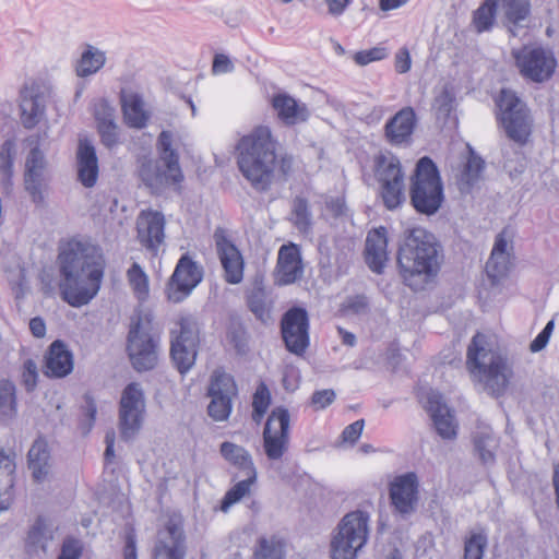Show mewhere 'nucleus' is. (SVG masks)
Instances as JSON below:
<instances>
[{
	"label": "nucleus",
	"instance_id": "obj_1",
	"mask_svg": "<svg viewBox=\"0 0 559 559\" xmlns=\"http://www.w3.org/2000/svg\"><path fill=\"white\" fill-rule=\"evenodd\" d=\"M58 263L63 300L72 307L87 305L97 295L104 276L102 248L88 240L73 238L61 246Z\"/></svg>",
	"mask_w": 559,
	"mask_h": 559
},
{
	"label": "nucleus",
	"instance_id": "obj_2",
	"mask_svg": "<svg viewBox=\"0 0 559 559\" xmlns=\"http://www.w3.org/2000/svg\"><path fill=\"white\" fill-rule=\"evenodd\" d=\"M442 259V247L431 233L420 227L404 233L397 266L403 283L411 289H425L437 277Z\"/></svg>",
	"mask_w": 559,
	"mask_h": 559
},
{
	"label": "nucleus",
	"instance_id": "obj_3",
	"mask_svg": "<svg viewBox=\"0 0 559 559\" xmlns=\"http://www.w3.org/2000/svg\"><path fill=\"white\" fill-rule=\"evenodd\" d=\"M277 146L271 129L265 126L243 135L236 146L239 171L257 192L269 191L275 181Z\"/></svg>",
	"mask_w": 559,
	"mask_h": 559
},
{
	"label": "nucleus",
	"instance_id": "obj_4",
	"mask_svg": "<svg viewBox=\"0 0 559 559\" xmlns=\"http://www.w3.org/2000/svg\"><path fill=\"white\" fill-rule=\"evenodd\" d=\"M466 366L471 374L493 396L502 395L513 377L507 356L487 346L486 336L476 333L466 354Z\"/></svg>",
	"mask_w": 559,
	"mask_h": 559
},
{
	"label": "nucleus",
	"instance_id": "obj_5",
	"mask_svg": "<svg viewBox=\"0 0 559 559\" xmlns=\"http://www.w3.org/2000/svg\"><path fill=\"white\" fill-rule=\"evenodd\" d=\"M173 132L163 130L156 143L158 158H144L141 162L139 177L151 190L159 191L168 186L178 185L183 180L179 154L173 147Z\"/></svg>",
	"mask_w": 559,
	"mask_h": 559
},
{
	"label": "nucleus",
	"instance_id": "obj_6",
	"mask_svg": "<svg viewBox=\"0 0 559 559\" xmlns=\"http://www.w3.org/2000/svg\"><path fill=\"white\" fill-rule=\"evenodd\" d=\"M159 333L150 312L138 311L130 319L127 353L132 367L144 372L158 362Z\"/></svg>",
	"mask_w": 559,
	"mask_h": 559
},
{
	"label": "nucleus",
	"instance_id": "obj_7",
	"mask_svg": "<svg viewBox=\"0 0 559 559\" xmlns=\"http://www.w3.org/2000/svg\"><path fill=\"white\" fill-rule=\"evenodd\" d=\"M409 200L419 214L435 215L444 201L443 182L436 163L428 156L418 159L411 176Z\"/></svg>",
	"mask_w": 559,
	"mask_h": 559
},
{
	"label": "nucleus",
	"instance_id": "obj_8",
	"mask_svg": "<svg viewBox=\"0 0 559 559\" xmlns=\"http://www.w3.org/2000/svg\"><path fill=\"white\" fill-rule=\"evenodd\" d=\"M368 523L369 514L361 510L344 515L331 540V559H356L368 540Z\"/></svg>",
	"mask_w": 559,
	"mask_h": 559
},
{
	"label": "nucleus",
	"instance_id": "obj_9",
	"mask_svg": "<svg viewBox=\"0 0 559 559\" xmlns=\"http://www.w3.org/2000/svg\"><path fill=\"white\" fill-rule=\"evenodd\" d=\"M374 177L384 206L390 211L400 207L405 202V175L399 157L392 153L376 156Z\"/></svg>",
	"mask_w": 559,
	"mask_h": 559
},
{
	"label": "nucleus",
	"instance_id": "obj_10",
	"mask_svg": "<svg viewBox=\"0 0 559 559\" xmlns=\"http://www.w3.org/2000/svg\"><path fill=\"white\" fill-rule=\"evenodd\" d=\"M511 55L519 73L526 80L543 83L555 73L557 60L551 50L538 45H524Z\"/></svg>",
	"mask_w": 559,
	"mask_h": 559
},
{
	"label": "nucleus",
	"instance_id": "obj_11",
	"mask_svg": "<svg viewBox=\"0 0 559 559\" xmlns=\"http://www.w3.org/2000/svg\"><path fill=\"white\" fill-rule=\"evenodd\" d=\"M500 120L507 135L520 144H525L531 134V119L526 105L515 93L502 90L497 103Z\"/></svg>",
	"mask_w": 559,
	"mask_h": 559
},
{
	"label": "nucleus",
	"instance_id": "obj_12",
	"mask_svg": "<svg viewBox=\"0 0 559 559\" xmlns=\"http://www.w3.org/2000/svg\"><path fill=\"white\" fill-rule=\"evenodd\" d=\"M238 389L234 377L222 368L213 371L207 388L211 402L207 406L209 416L212 419H228L233 409V400L237 396Z\"/></svg>",
	"mask_w": 559,
	"mask_h": 559
},
{
	"label": "nucleus",
	"instance_id": "obj_13",
	"mask_svg": "<svg viewBox=\"0 0 559 559\" xmlns=\"http://www.w3.org/2000/svg\"><path fill=\"white\" fill-rule=\"evenodd\" d=\"M203 278V269L192 258L182 254L167 285V297L173 302H181Z\"/></svg>",
	"mask_w": 559,
	"mask_h": 559
},
{
	"label": "nucleus",
	"instance_id": "obj_14",
	"mask_svg": "<svg viewBox=\"0 0 559 559\" xmlns=\"http://www.w3.org/2000/svg\"><path fill=\"white\" fill-rule=\"evenodd\" d=\"M281 333L286 348L295 355H302L309 346L307 310L300 307L287 310L281 321Z\"/></svg>",
	"mask_w": 559,
	"mask_h": 559
},
{
	"label": "nucleus",
	"instance_id": "obj_15",
	"mask_svg": "<svg viewBox=\"0 0 559 559\" xmlns=\"http://www.w3.org/2000/svg\"><path fill=\"white\" fill-rule=\"evenodd\" d=\"M187 537L181 520L168 519L164 530L158 532L154 544L153 559H186Z\"/></svg>",
	"mask_w": 559,
	"mask_h": 559
},
{
	"label": "nucleus",
	"instance_id": "obj_16",
	"mask_svg": "<svg viewBox=\"0 0 559 559\" xmlns=\"http://www.w3.org/2000/svg\"><path fill=\"white\" fill-rule=\"evenodd\" d=\"M418 486V477L414 472H407L394 478L390 484L389 498L396 513L407 516L416 511Z\"/></svg>",
	"mask_w": 559,
	"mask_h": 559
},
{
	"label": "nucleus",
	"instance_id": "obj_17",
	"mask_svg": "<svg viewBox=\"0 0 559 559\" xmlns=\"http://www.w3.org/2000/svg\"><path fill=\"white\" fill-rule=\"evenodd\" d=\"M164 215L157 211H142L136 219L138 240L152 255H157L165 241Z\"/></svg>",
	"mask_w": 559,
	"mask_h": 559
},
{
	"label": "nucleus",
	"instance_id": "obj_18",
	"mask_svg": "<svg viewBox=\"0 0 559 559\" xmlns=\"http://www.w3.org/2000/svg\"><path fill=\"white\" fill-rule=\"evenodd\" d=\"M47 94L37 83L24 85L20 91V118L24 128L33 129L44 118Z\"/></svg>",
	"mask_w": 559,
	"mask_h": 559
},
{
	"label": "nucleus",
	"instance_id": "obj_19",
	"mask_svg": "<svg viewBox=\"0 0 559 559\" xmlns=\"http://www.w3.org/2000/svg\"><path fill=\"white\" fill-rule=\"evenodd\" d=\"M31 144H35L29 151L25 162L24 186L34 202L43 200L41 189L46 180L47 159L38 147V139L29 138Z\"/></svg>",
	"mask_w": 559,
	"mask_h": 559
},
{
	"label": "nucleus",
	"instance_id": "obj_20",
	"mask_svg": "<svg viewBox=\"0 0 559 559\" xmlns=\"http://www.w3.org/2000/svg\"><path fill=\"white\" fill-rule=\"evenodd\" d=\"M304 274L300 250L297 245H283L277 254L273 273L277 286H286L297 282Z\"/></svg>",
	"mask_w": 559,
	"mask_h": 559
},
{
	"label": "nucleus",
	"instance_id": "obj_21",
	"mask_svg": "<svg viewBox=\"0 0 559 559\" xmlns=\"http://www.w3.org/2000/svg\"><path fill=\"white\" fill-rule=\"evenodd\" d=\"M74 368L72 352L61 340L53 341L46 354L43 372L48 378L61 379L69 376Z\"/></svg>",
	"mask_w": 559,
	"mask_h": 559
},
{
	"label": "nucleus",
	"instance_id": "obj_22",
	"mask_svg": "<svg viewBox=\"0 0 559 559\" xmlns=\"http://www.w3.org/2000/svg\"><path fill=\"white\" fill-rule=\"evenodd\" d=\"M27 468L34 483L43 484L52 469L51 451L47 440L38 436L27 452Z\"/></svg>",
	"mask_w": 559,
	"mask_h": 559
},
{
	"label": "nucleus",
	"instance_id": "obj_23",
	"mask_svg": "<svg viewBox=\"0 0 559 559\" xmlns=\"http://www.w3.org/2000/svg\"><path fill=\"white\" fill-rule=\"evenodd\" d=\"M216 249L225 272V281L239 284L243 278V259L240 251L225 237L216 239Z\"/></svg>",
	"mask_w": 559,
	"mask_h": 559
},
{
	"label": "nucleus",
	"instance_id": "obj_24",
	"mask_svg": "<svg viewBox=\"0 0 559 559\" xmlns=\"http://www.w3.org/2000/svg\"><path fill=\"white\" fill-rule=\"evenodd\" d=\"M78 180L85 188H93L98 179L99 167L96 150L88 140H80L76 152Z\"/></svg>",
	"mask_w": 559,
	"mask_h": 559
},
{
	"label": "nucleus",
	"instance_id": "obj_25",
	"mask_svg": "<svg viewBox=\"0 0 559 559\" xmlns=\"http://www.w3.org/2000/svg\"><path fill=\"white\" fill-rule=\"evenodd\" d=\"M263 448L265 455L271 461L280 460L288 444L290 421H264Z\"/></svg>",
	"mask_w": 559,
	"mask_h": 559
},
{
	"label": "nucleus",
	"instance_id": "obj_26",
	"mask_svg": "<svg viewBox=\"0 0 559 559\" xmlns=\"http://www.w3.org/2000/svg\"><path fill=\"white\" fill-rule=\"evenodd\" d=\"M388 239L386 229L380 227L368 233L366 239V262L374 273H382L388 260Z\"/></svg>",
	"mask_w": 559,
	"mask_h": 559
},
{
	"label": "nucleus",
	"instance_id": "obj_27",
	"mask_svg": "<svg viewBox=\"0 0 559 559\" xmlns=\"http://www.w3.org/2000/svg\"><path fill=\"white\" fill-rule=\"evenodd\" d=\"M277 117L287 126L305 122L309 118V110L306 104L297 102L286 94H277L272 100Z\"/></svg>",
	"mask_w": 559,
	"mask_h": 559
},
{
	"label": "nucleus",
	"instance_id": "obj_28",
	"mask_svg": "<svg viewBox=\"0 0 559 559\" xmlns=\"http://www.w3.org/2000/svg\"><path fill=\"white\" fill-rule=\"evenodd\" d=\"M121 109L128 127L143 129L150 120V112L144 109L143 97L133 92H121Z\"/></svg>",
	"mask_w": 559,
	"mask_h": 559
},
{
	"label": "nucleus",
	"instance_id": "obj_29",
	"mask_svg": "<svg viewBox=\"0 0 559 559\" xmlns=\"http://www.w3.org/2000/svg\"><path fill=\"white\" fill-rule=\"evenodd\" d=\"M416 122L415 111L405 107L397 111L385 124V135L390 143L402 144L413 133Z\"/></svg>",
	"mask_w": 559,
	"mask_h": 559
},
{
	"label": "nucleus",
	"instance_id": "obj_30",
	"mask_svg": "<svg viewBox=\"0 0 559 559\" xmlns=\"http://www.w3.org/2000/svg\"><path fill=\"white\" fill-rule=\"evenodd\" d=\"M247 306L255 319L266 323L271 319L272 301L269 299L262 275H255L252 287L246 294Z\"/></svg>",
	"mask_w": 559,
	"mask_h": 559
},
{
	"label": "nucleus",
	"instance_id": "obj_31",
	"mask_svg": "<svg viewBox=\"0 0 559 559\" xmlns=\"http://www.w3.org/2000/svg\"><path fill=\"white\" fill-rule=\"evenodd\" d=\"M504 24L513 36L516 29L526 26L531 16L530 0H499Z\"/></svg>",
	"mask_w": 559,
	"mask_h": 559
},
{
	"label": "nucleus",
	"instance_id": "obj_32",
	"mask_svg": "<svg viewBox=\"0 0 559 559\" xmlns=\"http://www.w3.org/2000/svg\"><path fill=\"white\" fill-rule=\"evenodd\" d=\"M144 411L145 399L140 383H129L121 393L119 419H141Z\"/></svg>",
	"mask_w": 559,
	"mask_h": 559
},
{
	"label": "nucleus",
	"instance_id": "obj_33",
	"mask_svg": "<svg viewBox=\"0 0 559 559\" xmlns=\"http://www.w3.org/2000/svg\"><path fill=\"white\" fill-rule=\"evenodd\" d=\"M473 453L484 466H491L496 463V450L499 445L498 439L491 431H477L472 437Z\"/></svg>",
	"mask_w": 559,
	"mask_h": 559
},
{
	"label": "nucleus",
	"instance_id": "obj_34",
	"mask_svg": "<svg viewBox=\"0 0 559 559\" xmlns=\"http://www.w3.org/2000/svg\"><path fill=\"white\" fill-rule=\"evenodd\" d=\"M219 452L241 474L257 472L251 454L243 447L225 441L221 444Z\"/></svg>",
	"mask_w": 559,
	"mask_h": 559
},
{
	"label": "nucleus",
	"instance_id": "obj_35",
	"mask_svg": "<svg viewBox=\"0 0 559 559\" xmlns=\"http://www.w3.org/2000/svg\"><path fill=\"white\" fill-rule=\"evenodd\" d=\"M484 168L485 160L471 150L467 162L459 179V189L462 193H469L479 182Z\"/></svg>",
	"mask_w": 559,
	"mask_h": 559
},
{
	"label": "nucleus",
	"instance_id": "obj_36",
	"mask_svg": "<svg viewBox=\"0 0 559 559\" xmlns=\"http://www.w3.org/2000/svg\"><path fill=\"white\" fill-rule=\"evenodd\" d=\"M51 539L52 534L48 530L46 520L43 516H38L27 533L25 540L26 551L31 555L38 550L46 552L47 544Z\"/></svg>",
	"mask_w": 559,
	"mask_h": 559
},
{
	"label": "nucleus",
	"instance_id": "obj_37",
	"mask_svg": "<svg viewBox=\"0 0 559 559\" xmlns=\"http://www.w3.org/2000/svg\"><path fill=\"white\" fill-rule=\"evenodd\" d=\"M420 403L430 415V419H452L453 414L442 394L432 389L425 390L419 395Z\"/></svg>",
	"mask_w": 559,
	"mask_h": 559
},
{
	"label": "nucleus",
	"instance_id": "obj_38",
	"mask_svg": "<svg viewBox=\"0 0 559 559\" xmlns=\"http://www.w3.org/2000/svg\"><path fill=\"white\" fill-rule=\"evenodd\" d=\"M286 543L277 535L258 538L253 559H285Z\"/></svg>",
	"mask_w": 559,
	"mask_h": 559
},
{
	"label": "nucleus",
	"instance_id": "obj_39",
	"mask_svg": "<svg viewBox=\"0 0 559 559\" xmlns=\"http://www.w3.org/2000/svg\"><path fill=\"white\" fill-rule=\"evenodd\" d=\"M198 345L199 344H181L179 341H170V356L180 373H186L194 365Z\"/></svg>",
	"mask_w": 559,
	"mask_h": 559
},
{
	"label": "nucleus",
	"instance_id": "obj_40",
	"mask_svg": "<svg viewBox=\"0 0 559 559\" xmlns=\"http://www.w3.org/2000/svg\"><path fill=\"white\" fill-rule=\"evenodd\" d=\"M106 62L105 52L90 46L81 56L76 64V74L86 78L100 70Z\"/></svg>",
	"mask_w": 559,
	"mask_h": 559
},
{
	"label": "nucleus",
	"instance_id": "obj_41",
	"mask_svg": "<svg viewBox=\"0 0 559 559\" xmlns=\"http://www.w3.org/2000/svg\"><path fill=\"white\" fill-rule=\"evenodd\" d=\"M245 479L236 483L230 489H228L222 499L221 508L223 511H227L233 504L240 501L246 495L250 492V487L255 484L258 473H243Z\"/></svg>",
	"mask_w": 559,
	"mask_h": 559
},
{
	"label": "nucleus",
	"instance_id": "obj_42",
	"mask_svg": "<svg viewBox=\"0 0 559 559\" xmlns=\"http://www.w3.org/2000/svg\"><path fill=\"white\" fill-rule=\"evenodd\" d=\"M499 0H484L473 14V24L478 33L488 32L496 21Z\"/></svg>",
	"mask_w": 559,
	"mask_h": 559
},
{
	"label": "nucleus",
	"instance_id": "obj_43",
	"mask_svg": "<svg viewBox=\"0 0 559 559\" xmlns=\"http://www.w3.org/2000/svg\"><path fill=\"white\" fill-rule=\"evenodd\" d=\"M171 341H179L181 344H199V326L197 320L191 316L181 317L176 328L170 332Z\"/></svg>",
	"mask_w": 559,
	"mask_h": 559
},
{
	"label": "nucleus",
	"instance_id": "obj_44",
	"mask_svg": "<svg viewBox=\"0 0 559 559\" xmlns=\"http://www.w3.org/2000/svg\"><path fill=\"white\" fill-rule=\"evenodd\" d=\"M16 415V388L9 379H0V417Z\"/></svg>",
	"mask_w": 559,
	"mask_h": 559
},
{
	"label": "nucleus",
	"instance_id": "obj_45",
	"mask_svg": "<svg viewBox=\"0 0 559 559\" xmlns=\"http://www.w3.org/2000/svg\"><path fill=\"white\" fill-rule=\"evenodd\" d=\"M293 223L301 233H308L312 225V214L307 199L296 197L292 207Z\"/></svg>",
	"mask_w": 559,
	"mask_h": 559
},
{
	"label": "nucleus",
	"instance_id": "obj_46",
	"mask_svg": "<svg viewBox=\"0 0 559 559\" xmlns=\"http://www.w3.org/2000/svg\"><path fill=\"white\" fill-rule=\"evenodd\" d=\"M511 267V255L510 254H501L493 255L490 254L487 263H486V274L490 278L492 284H498L500 280L506 277Z\"/></svg>",
	"mask_w": 559,
	"mask_h": 559
},
{
	"label": "nucleus",
	"instance_id": "obj_47",
	"mask_svg": "<svg viewBox=\"0 0 559 559\" xmlns=\"http://www.w3.org/2000/svg\"><path fill=\"white\" fill-rule=\"evenodd\" d=\"M127 278L133 292L139 298L148 294V277L141 265L134 262L127 272Z\"/></svg>",
	"mask_w": 559,
	"mask_h": 559
},
{
	"label": "nucleus",
	"instance_id": "obj_48",
	"mask_svg": "<svg viewBox=\"0 0 559 559\" xmlns=\"http://www.w3.org/2000/svg\"><path fill=\"white\" fill-rule=\"evenodd\" d=\"M488 539L485 533L472 532L464 545V559H483Z\"/></svg>",
	"mask_w": 559,
	"mask_h": 559
},
{
	"label": "nucleus",
	"instance_id": "obj_49",
	"mask_svg": "<svg viewBox=\"0 0 559 559\" xmlns=\"http://www.w3.org/2000/svg\"><path fill=\"white\" fill-rule=\"evenodd\" d=\"M270 403H271V393H270V390L267 389L266 384L261 382L254 394H253V400H252V407H253V413H252V419H261L269 406H270Z\"/></svg>",
	"mask_w": 559,
	"mask_h": 559
},
{
	"label": "nucleus",
	"instance_id": "obj_50",
	"mask_svg": "<svg viewBox=\"0 0 559 559\" xmlns=\"http://www.w3.org/2000/svg\"><path fill=\"white\" fill-rule=\"evenodd\" d=\"M455 97L453 94L443 90L440 95H438L435 99V109L438 119H448L454 109Z\"/></svg>",
	"mask_w": 559,
	"mask_h": 559
},
{
	"label": "nucleus",
	"instance_id": "obj_51",
	"mask_svg": "<svg viewBox=\"0 0 559 559\" xmlns=\"http://www.w3.org/2000/svg\"><path fill=\"white\" fill-rule=\"evenodd\" d=\"M15 476L0 475V511L8 510L14 500Z\"/></svg>",
	"mask_w": 559,
	"mask_h": 559
},
{
	"label": "nucleus",
	"instance_id": "obj_52",
	"mask_svg": "<svg viewBox=\"0 0 559 559\" xmlns=\"http://www.w3.org/2000/svg\"><path fill=\"white\" fill-rule=\"evenodd\" d=\"M83 554L81 540L73 536H67L61 545L57 559H80Z\"/></svg>",
	"mask_w": 559,
	"mask_h": 559
},
{
	"label": "nucleus",
	"instance_id": "obj_53",
	"mask_svg": "<svg viewBox=\"0 0 559 559\" xmlns=\"http://www.w3.org/2000/svg\"><path fill=\"white\" fill-rule=\"evenodd\" d=\"M388 57V50L384 47H373L368 50H361L354 55V61L358 66H367L370 62L379 61Z\"/></svg>",
	"mask_w": 559,
	"mask_h": 559
},
{
	"label": "nucleus",
	"instance_id": "obj_54",
	"mask_svg": "<svg viewBox=\"0 0 559 559\" xmlns=\"http://www.w3.org/2000/svg\"><path fill=\"white\" fill-rule=\"evenodd\" d=\"M38 370L37 365L33 359H26L22 369V382L26 391H34L37 386Z\"/></svg>",
	"mask_w": 559,
	"mask_h": 559
},
{
	"label": "nucleus",
	"instance_id": "obj_55",
	"mask_svg": "<svg viewBox=\"0 0 559 559\" xmlns=\"http://www.w3.org/2000/svg\"><path fill=\"white\" fill-rule=\"evenodd\" d=\"M117 129L116 122L97 124L100 141L107 148H112L118 144Z\"/></svg>",
	"mask_w": 559,
	"mask_h": 559
},
{
	"label": "nucleus",
	"instance_id": "obj_56",
	"mask_svg": "<svg viewBox=\"0 0 559 559\" xmlns=\"http://www.w3.org/2000/svg\"><path fill=\"white\" fill-rule=\"evenodd\" d=\"M431 427L433 431L442 439V440H455L459 431L457 421H431Z\"/></svg>",
	"mask_w": 559,
	"mask_h": 559
},
{
	"label": "nucleus",
	"instance_id": "obj_57",
	"mask_svg": "<svg viewBox=\"0 0 559 559\" xmlns=\"http://www.w3.org/2000/svg\"><path fill=\"white\" fill-rule=\"evenodd\" d=\"M94 117L97 124L115 122V109L106 99H100L94 105Z\"/></svg>",
	"mask_w": 559,
	"mask_h": 559
},
{
	"label": "nucleus",
	"instance_id": "obj_58",
	"mask_svg": "<svg viewBox=\"0 0 559 559\" xmlns=\"http://www.w3.org/2000/svg\"><path fill=\"white\" fill-rule=\"evenodd\" d=\"M365 421H353L350 425L345 427L341 433V442L343 444L353 445L361 436L364 430Z\"/></svg>",
	"mask_w": 559,
	"mask_h": 559
},
{
	"label": "nucleus",
	"instance_id": "obj_59",
	"mask_svg": "<svg viewBox=\"0 0 559 559\" xmlns=\"http://www.w3.org/2000/svg\"><path fill=\"white\" fill-rule=\"evenodd\" d=\"M120 439L124 442H130L135 439L142 429L143 421H119Z\"/></svg>",
	"mask_w": 559,
	"mask_h": 559
},
{
	"label": "nucleus",
	"instance_id": "obj_60",
	"mask_svg": "<svg viewBox=\"0 0 559 559\" xmlns=\"http://www.w3.org/2000/svg\"><path fill=\"white\" fill-rule=\"evenodd\" d=\"M15 453H7L0 449V475L15 476Z\"/></svg>",
	"mask_w": 559,
	"mask_h": 559
},
{
	"label": "nucleus",
	"instance_id": "obj_61",
	"mask_svg": "<svg viewBox=\"0 0 559 559\" xmlns=\"http://www.w3.org/2000/svg\"><path fill=\"white\" fill-rule=\"evenodd\" d=\"M335 399L333 390L316 391L312 394L311 402L317 408H324L330 405Z\"/></svg>",
	"mask_w": 559,
	"mask_h": 559
},
{
	"label": "nucleus",
	"instance_id": "obj_62",
	"mask_svg": "<svg viewBox=\"0 0 559 559\" xmlns=\"http://www.w3.org/2000/svg\"><path fill=\"white\" fill-rule=\"evenodd\" d=\"M412 60L406 47L401 48L395 55V70L399 73H406L411 70Z\"/></svg>",
	"mask_w": 559,
	"mask_h": 559
},
{
	"label": "nucleus",
	"instance_id": "obj_63",
	"mask_svg": "<svg viewBox=\"0 0 559 559\" xmlns=\"http://www.w3.org/2000/svg\"><path fill=\"white\" fill-rule=\"evenodd\" d=\"M326 209L335 218L343 217L347 213L345 200L340 197L328 200Z\"/></svg>",
	"mask_w": 559,
	"mask_h": 559
},
{
	"label": "nucleus",
	"instance_id": "obj_64",
	"mask_svg": "<svg viewBox=\"0 0 559 559\" xmlns=\"http://www.w3.org/2000/svg\"><path fill=\"white\" fill-rule=\"evenodd\" d=\"M212 70L214 73H228L234 70V64L231 63L228 56L217 53L214 57Z\"/></svg>",
	"mask_w": 559,
	"mask_h": 559
}]
</instances>
